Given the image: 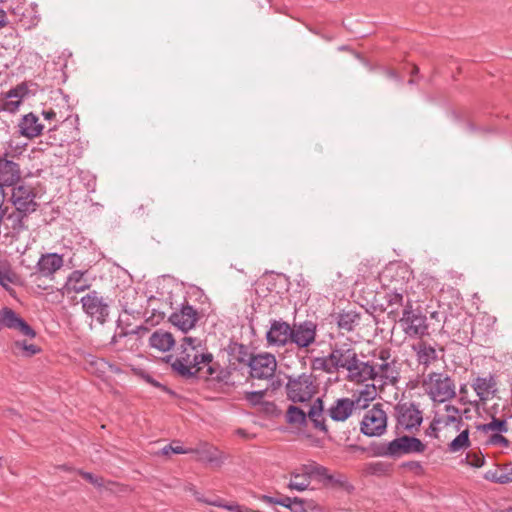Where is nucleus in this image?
Here are the masks:
<instances>
[{
  "mask_svg": "<svg viewBox=\"0 0 512 512\" xmlns=\"http://www.w3.org/2000/svg\"><path fill=\"white\" fill-rule=\"evenodd\" d=\"M181 349L179 356L172 363V369L181 377L185 379L211 378L218 381L223 379V370L220 369L218 363L213 361L211 353L202 351L199 339L183 337Z\"/></svg>",
  "mask_w": 512,
  "mask_h": 512,
  "instance_id": "nucleus-1",
  "label": "nucleus"
},
{
  "mask_svg": "<svg viewBox=\"0 0 512 512\" xmlns=\"http://www.w3.org/2000/svg\"><path fill=\"white\" fill-rule=\"evenodd\" d=\"M329 360L333 362V369L336 372L346 370L347 379L355 383L365 382V376L372 374V369H368L367 363L359 360L355 348L349 343L335 344L329 353Z\"/></svg>",
  "mask_w": 512,
  "mask_h": 512,
  "instance_id": "nucleus-2",
  "label": "nucleus"
},
{
  "mask_svg": "<svg viewBox=\"0 0 512 512\" xmlns=\"http://www.w3.org/2000/svg\"><path fill=\"white\" fill-rule=\"evenodd\" d=\"M380 362L367 363L368 369H372V375L365 376V382L368 380L380 381L382 385H396L400 379V363L391 358L389 349H381L378 353Z\"/></svg>",
  "mask_w": 512,
  "mask_h": 512,
  "instance_id": "nucleus-3",
  "label": "nucleus"
},
{
  "mask_svg": "<svg viewBox=\"0 0 512 512\" xmlns=\"http://www.w3.org/2000/svg\"><path fill=\"white\" fill-rule=\"evenodd\" d=\"M285 385L287 398L294 402H308L319 391L317 377L313 373H302L297 376H287Z\"/></svg>",
  "mask_w": 512,
  "mask_h": 512,
  "instance_id": "nucleus-4",
  "label": "nucleus"
},
{
  "mask_svg": "<svg viewBox=\"0 0 512 512\" xmlns=\"http://www.w3.org/2000/svg\"><path fill=\"white\" fill-rule=\"evenodd\" d=\"M427 395L434 401L443 403L456 396L454 380L444 372H431L422 381Z\"/></svg>",
  "mask_w": 512,
  "mask_h": 512,
  "instance_id": "nucleus-5",
  "label": "nucleus"
},
{
  "mask_svg": "<svg viewBox=\"0 0 512 512\" xmlns=\"http://www.w3.org/2000/svg\"><path fill=\"white\" fill-rule=\"evenodd\" d=\"M426 449V445L414 436H401L382 446L377 454L379 456L399 458L407 454H420Z\"/></svg>",
  "mask_w": 512,
  "mask_h": 512,
  "instance_id": "nucleus-6",
  "label": "nucleus"
},
{
  "mask_svg": "<svg viewBox=\"0 0 512 512\" xmlns=\"http://www.w3.org/2000/svg\"><path fill=\"white\" fill-rule=\"evenodd\" d=\"M387 414L382 404L377 403L368 409L361 422V432L369 437L381 436L386 432Z\"/></svg>",
  "mask_w": 512,
  "mask_h": 512,
  "instance_id": "nucleus-7",
  "label": "nucleus"
},
{
  "mask_svg": "<svg viewBox=\"0 0 512 512\" xmlns=\"http://www.w3.org/2000/svg\"><path fill=\"white\" fill-rule=\"evenodd\" d=\"M394 409L398 429L401 427L410 432L418 430L423 421V416L422 411L415 403L399 402Z\"/></svg>",
  "mask_w": 512,
  "mask_h": 512,
  "instance_id": "nucleus-8",
  "label": "nucleus"
},
{
  "mask_svg": "<svg viewBox=\"0 0 512 512\" xmlns=\"http://www.w3.org/2000/svg\"><path fill=\"white\" fill-rule=\"evenodd\" d=\"M83 311L100 324H104L110 313V305L98 291L93 290L80 300Z\"/></svg>",
  "mask_w": 512,
  "mask_h": 512,
  "instance_id": "nucleus-9",
  "label": "nucleus"
},
{
  "mask_svg": "<svg viewBox=\"0 0 512 512\" xmlns=\"http://www.w3.org/2000/svg\"><path fill=\"white\" fill-rule=\"evenodd\" d=\"M317 324L312 320L293 323L290 344L298 350L309 351V347L316 342Z\"/></svg>",
  "mask_w": 512,
  "mask_h": 512,
  "instance_id": "nucleus-10",
  "label": "nucleus"
},
{
  "mask_svg": "<svg viewBox=\"0 0 512 512\" xmlns=\"http://www.w3.org/2000/svg\"><path fill=\"white\" fill-rule=\"evenodd\" d=\"M426 316L418 309H413V305L408 310L402 311L399 323L403 327L405 334L411 338L422 337L428 334V325Z\"/></svg>",
  "mask_w": 512,
  "mask_h": 512,
  "instance_id": "nucleus-11",
  "label": "nucleus"
},
{
  "mask_svg": "<svg viewBox=\"0 0 512 512\" xmlns=\"http://www.w3.org/2000/svg\"><path fill=\"white\" fill-rule=\"evenodd\" d=\"M385 300L387 306L384 310L387 311L388 318L393 321H399L402 311L408 310L412 306L407 289L401 287H394V290L386 291Z\"/></svg>",
  "mask_w": 512,
  "mask_h": 512,
  "instance_id": "nucleus-12",
  "label": "nucleus"
},
{
  "mask_svg": "<svg viewBox=\"0 0 512 512\" xmlns=\"http://www.w3.org/2000/svg\"><path fill=\"white\" fill-rule=\"evenodd\" d=\"M36 193L30 186L21 184L12 189L11 202L16 210L24 212V215H30L38 208L35 200Z\"/></svg>",
  "mask_w": 512,
  "mask_h": 512,
  "instance_id": "nucleus-13",
  "label": "nucleus"
},
{
  "mask_svg": "<svg viewBox=\"0 0 512 512\" xmlns=\"http://www.w3.org/2000/svg\"><path fill=\"white\" fill-rule=\"evenodd\" d=\"M409 271L400 265L391 264L379 275V280L386 291L394 290V287L407 289Z\"/></svg>",
  "mask_w": 512,
  "mask_h": 512,
  "instance_id": "nucleus-14",
  "label": "nucleus"
},
{
  "mask_svg": "<svg viewBox=\"0 0 512 512\" xmlns=\"http://www.w3.org/2000/svg\"><path fill=\"white\" fill-rule=\"evenodd\" d=\"M250 376L257 379H269L274 376L277 361L273 354H257L250 360Z\"/></svg>",
  "mask_w": 512,
  "mask_h": 512,
  "instance_id": "nucleus-15",
  "label": "nucleus"
},
{
  "mask_svg": "<svg viewBox=\"0 0 512 512\" xmlns=\"http://www.w3.org/2000/svg\"><path fill=\"white\" fill-rule=\"evenodd\" d=\"M292 325L282 319H272L266 332L268 345L285 347L290 344Z\"/></svg>",
  "mask_w": 512,
  "mask_h": 512,
  "instance_id": "nucleus-16",
  "label": "nucleus"
},
{
  "mask_svg": "<svg viewBox=\"0 0 512 512\" xmlns=\"http://www.w3.org/2000/svg\"><path fill=\"white\" fill-rule=\"evenodd\" d=\"M200 315L193 306L183 304L178 311L173 312L169 321L182 332H187L195 327Z\"/></svg>",
  "mask_w": 512,
  "mask_h": 512,
  "instance_id": "nucleus-17",
  "label": "nucleus"
},
{
  "mask_svg": "<svg viewBox=\"0 0 512 512\" xmlns=\"http://www.w3.org/2000/svg\"><path fill=\"white\" fill-rule=\"evenodd\" d=\"M64 265L63 256L57 253L42 254L36 264V273L43 277L52 278Z\"/></svg>",
  "mask_w": 512,
  "mask_h": 512,
  "instance_id": "nucleus-18",
  "label": "nucleus"
},
{
  "mask_svg": "<svg viewBox=\"0 0 512 512\" xmlns=\"http://www.w3.org/2000/svg\"><path fill=\"white\" fill-rule=\"evenodd\" d=\"M473 390L481 401H487L497 393V378L493 374L476 377L472 384Z\"/></svg>",
  "mask_w": 512,
  "mask_h": 512,
  "instance_id": "nucleus-19",
  "label": "nucleus"
},
{
  "mask_svg": "<svg viewBox=\"0 0 512 512\" xmlns=\"http://www.w3.org/2000/svg\"><path fill=\"white\" fill-rule=\"evenodd\" d=\"M358 402L359 400L350 398H339L329 407L327 413L333 421L343 422L352 415Z\"/></svg>",
  "mask_w": 512,
  "mask_h": 512,
  "instance_id": "nucleus-20",
  "label": "nucleus"
},
{
  "mask_svg": "<svg viewBox=\"0 0 512 512\" xmlns=\"http://www.w3.org/2000/svg\"><path fill=\"white\" fill-rule=\"evenodd\" d=\"M87 271L74 270L67 277L65 290L67 293L84 292L91 287V282L86 278Z\"/></svg>",
  "mask_w": 512,
  "mask_h": 512,
  "instance_id": "nucleus-21",
  "label": "nucleus"
},
{
  "mask_svg": "<svg viewBox=\"0 0 512 512\" xmlns=\"http://www.w3.org/2000/svg\"><path fill=\"white\" fill-rule=\"evenodd\" d=\"M228 354L230 366L234 369H237V365L239 364H244L249 367L250 360L252 361V358L255 356L249 352L247 346L239 343L230 344L228 347Z\"/></svg>",
  "mask_w": 512,
  "mask_h": 512,
  "instance_id": "nucleus-22",
  "label": "nucleus"
},
{
  "mask_svg": "<svg viewBox=\"0 0 512 512\" xmlns=\"http://www.w3.org/2000/svg\"><path fill=\"white\" fill-rule=\"evenodd\" d=\"M21 178L18 162H0V185L14 186Z\"/></svg>",
  "mask_w": 512,
  "mask_h": 512,
  "instance_id": "nucleus-23",
  "label": "nucleus"
},
{
  "mask_svg": "<svg viewBox=\"0 0 512 512\" xmlns=\"http://www.w3.org/2000/svg\"><path fill=\"white\" fill-rule=\"evenodd\" d=\"M323 412V400L321 398H317L307 412V420H310L313 423L315 429L327 433L328 428L325 424Z\"/></svg>",
  "mask_w": 512,
  "mask_h": 512,
  "instance_id": "nucleus-24",
  "label": "nucleus"
},
{
  "mask_svg": "<svg viewBox=\"0 0 512 512\" xmlns=\"http://www.w3.org/2000/svg\"><path fill=\"white\" fill-rule=\"evenodd\" d=\"M19 127L21 134L30 138L38 136L43 129V125L39 123L38 117L33 113L25 115Z\"/></svg>",
  "mask_w": 512,
  "mask_h": 512,
  "instance_id": "nucleus-25",
  "label": "nucleus"
},
{
  "mask_svg": "<svg viewBox=\"0 0 512 512\" xmlns=\"http://www.w3.org/2000/svg\"><path fill=\"white\" fill-rule=\"evenodd\" d=\"M28 86L25 83L17 85L15 88L7 92L8 100L5 102L4 107L8 111H15L19 108L22 99L28 94Z\"/></svg>",
  "mask_w": 512,
  "mask_h": 512,
  "instance_id": "nucleus-26",
  "label": "nucleus"
},
{
  "mask_svg": "<svg viewBox=\"0 0 512 512\" xmlns=\"http://www.w3.org/2000/svg\"><path fill=\"white\" fill-rule=\"evenodd\" d=\"M150 346L162 352L169 351L175 341L171 333L164 331H155L149 338Z\"/></svg>",
  "mask_w": 512,
  "mask_h": 512,
  "instance_id": "nucleus-27",
  "label": "nucleus"
},
{
  "mask_svg": "<svg viewBox=\"0 0 512 512\" xmlns=\"http://www.w3.org/2000/svg\"><path fill=\"white\" fill-rule=\"evenodd\" d=\"M467 318L462 313H450L444 319L443 329L453 335H458L464 327Z\"/></svg>",
  "mask_w": 512,
  "mask_h": 512,
  "instance_id": "nucleus-28",
  "label": "nucleus"
},
{
  "mask_svg": "<svg viewBox=\"0 0 512 512\" xmlns=\"http://www.w3.org/2000/svg\"><path fill=\"white\" fill-rule=\"evenodd\" d=\"M138 299V293L135 289L128 288L122 291V296L119 299V303L123 311L129 315L139 314L140 311L137 308L136 300Z\"/></svg>",
  "mask_w": 512,
  "mask_h": 512,
  "instance_id": "nucleus-29",
  "label": "nucleus"
},
{
  "mask_svg": "<svg viewBox=\"0 0 512 512\" xmlns=\"http://www.w3.org/2000/svg\"><path fill=\"white\" fill-rule=\"evenodd\" d=\"M417 352V359L419 364L428 367L431 363L438 359L437 352L434 347L426 342H420L414 347Z\"/></svg>",
  "mask_w": 512,
  "mask_h": 512,
  "instance_id": "nucleus-30",
  "label": "nucleus"
},
{
  "mask_svg": "<svg viewBox=\"0 0 512 512\" xmlns=\"http://www.w3.org/2000/svg\"><path fill=\"white\" fill-rule=\"evenodd\" d=\"M29 215H24V212H19L18 210H14L9 214H5L4 216V226L8 230H12L14 232H20L27 228L25 225V220Z\"/></svg>",
  "mask_w": 512,
  "mask_h": 512,
  "instance_id": "nucleus-31",
  "label": "nucleus"
},
{
  "mask_svg": "<svg viewBox=\"0 0 512 512\" xmlns=\"http://www.w3.org/2000/svg\"><path fill=\"white\" fill-rule=\"evenodd\" d=\"M360 314L350 310L343 311L337 316V325L340 330L351 332L359 324Z\"/></svg>",
  "mask_w": 512,
  "mask_h": 512,
  "instance_id": "nucleus-32",
  "label": "nucleus"
},
{
  "mask_svg": "<svg viewBox=\"0 0 512 512\" xmlns=\"http://www.w3.org/2000/svg\"><path fill=\"white\" fill-rule=\"evenodd\" d=\"M310 485V477L307 473L305 466L303 467V472H292L291 479L288 484V488L291 490L304 491Z\"/></svg>",
  "mask_w": 512,
  "mask_h": 512,
  "instance_id": "nucleus-33",
  "label": "nucleus"
},
{
  "mask_svg": "<svg viewBox=\"0 0 512 512\" xmlns=\"http://www.w3.org/2000/svg\"><path fill=\"white\" fill-rule=\"evenodd\" d=\"M285 418L287 423L291 425H297L300 427L307 425V413L294 405H290L288 407Z\"/></svg>",
  "mask_w": 512,
  "mask_h": 512,
  "instance_id": "nucleus-34",
  "label": "nucleus"
},
{
  "mask_svg": "<svg viewBox=\"0 0 512 512\" xmlns=\"http://www.w3.org/2000/svg\"><path fill=\"white\" fill-rule=\"evenodd\" d=\"M21 317L11 308L3 307L0 310V324L9 329H15Z\"/></svg>",
  "mask_w": 512,
  "mask_h": 512,
  "instance_id": "nucleus-35",
  "label": "nucleus"
},
{
  "mask_svg": "<svg viewBox=\"0 0 512 512\" xmlns=\"http://www.w3.org/2000/svg\"><path fill=\"white\" fill-rule=\"evenodd\" d=\"M470 446L469 430H463L455 439L448 445V451L456 453L462 451Z\"/></svg>",
  "mask_w": 512,
  "mask_h": 512,
  "instance_id": "nucleus-36",
  "label": "nucleus"
},
{
  "mask_svg": "<svg viewBox=\"0 0 512 512\" xmlns=\"http://www.w3.org/2000/svg\"><path fill=\"white\" fill-rule=\"evenodd\" d=\"M478 429L484 433L489 431H496L497 433H506L508 431V424L505 419L492 417L489 423L481 424Z\"/></svg>",
  "mask_w": 512,
  "mask_h": 512,
  "instance_id": "nucleus-37",
  "label": "nucleus"
},
{
  "mask_svg": "<svg viewBox=\"0 0 512 512\" xmlns=\"http://www.w3.org/2000/svg\"><path fill=\"white\" fill-rule=\"evenodd\" d=\"M311 369L314 371H323L328 374L335 373L333 362L329 360V355L325 357H315L311 360Z\"/></svg>",
  "mask_w": 512,
  "mask_h": 512,
  "instance_id": "nucleus-38",
  "label": "nucleus"
},
{
  "mask_svg": "<svg viewBox=\"0 0 512 512\" xmlns=\"http://www.w3.org/2000/svg\"><path fill=\"white\" fill-rule=\"evenodd\" d=\"M305 468H306L307 473L309 474L310 478L316 477L323 484L326 481V479L330 473L326 467L318 465V464H312L309 466H305Z\"/></svg>",
  "mask_w": 512,
  "mask_h": 512,
  "instance_id": "nucleus-39",
  "label": "nucleus"
},
{
  "mask_svg": "<svg viewBox=\"0 0 512 512\" xmlns=\"http://www.w3.org/2000/svg\"><path fill=\"white\" fill-rule=\"evenodd\" d=\"M347 481L344 475L338 473V474H331L329 473L326 481L324 482V486L326 487H332V488H343L345 487Z\"/></svg>",
  "mask_w": 512,
  "mask_h": 512,
  "instance_id": "nucleus-40",
  "label": "nucleus"
},
{
  "mask_svg": "<svg viewBox=\"0 0 512 512\" xmlns=\"http://www.w3.org/2000/svg\"><path fill=\"white\" fill-rule=\"evenodd\" d=\"M265 395H266V390L250 391V392H245L244 398L251 405L257 406V405L264 403L263 399H264Z\"/></svg>",
  "mask_w": 512,
  "mask_h": 512,
  "instance_id": "nucleus-41",
  "label": "nucleus"
},
{
  "mask_svg": "<svg viewBox=\"0 0 512 512\" xmlns=\"http://www.w3.org/2000/svg\"><path fill=\"white\" fill-rule=\"evenodd\" d=\"M14 347L23 351L25 356H33L40 352V348L34 344H27L26 341H16Z\"/></svg>",
  "mask_w": 512,
  "mask_h": 512,
  "instance_id": "nucleus-42",
  "label": "nucleus"
},
{
  "mask_svg": "<svg viewBox=\"0 0 512 512\" xmlns=\"http://www.w3.org/2000/svg\"><path fill=\"white\" fill-rule=\"evenodd\" d=\"M466 461L470 466H473L475 468H480L485 463V458L482 455V453L478 452H469L466 455Z\"/></svg>",
  "mask_w": 512,
  "mask_h": 512,
  "instance_id": "nucleus-43",
  "label": "nucleus"
},
{
  "mask_svg": "<svg viewBox=\"0 0 512 512\" xmlns=\"http://www.w3.org/2000/svg\"><path fill=\"white\" fill-rule=\"evenodd\" d=\"M445 410L448 413L445 422L447 425L454 422H457L459 424L462 423L461 417H457V415L460 412V410L457 407H455L454 405H446Z\"/></svg>",
  "mask_w": 512,
  "mask_h": 512,
  "instance_id": "nucleus-44",
  "label": "nucleus"
},
{
  "mask_svg": "<svg viewBox=\"0 0 512 512\" xmlns=\"http://www.w3.org/2000/svg\"><path fill=\"white\" fill-rule=\"evenodd\" d=\"M15 330H18L21 334L30 338L36 336L35 330L22 318L18 321Z\"/></svg>",
  "mask_w": 512,
  "mask_h": 512,
  "instance_id": "nucleus-45",
  "label": "nucleus"
},
{
  "mask_svg": "<svg viewBox=\"0 0 512 512\" xmlns=\"http://www.w3.org/2000/svg\"><path fill=\"white\" fill-rule=\"evenodd\" d=\"M16 275L9 269L0 270V285L9 290V284L14 282Z\"/></svg>",
  "mask_w": 512,
  "mask_h": 512,
  "instance_id": "nucleus-46",
  "label": "nucleus"
},
{
  "mask_svg": "<svg viewBox=\"0 0 512 512\" xmlns=\"http://www.w3.org/2000/svg\"><path fill=\"white\" fill-rule=\"evenodd\" d=\"M195 450H185L183 449L182 446L180 445H174V444H169V445H166L165 447L162 448L161 450V453L163 455H170L171 453H175V454H186V453H190V452H194Z\"/></svg>",
  "mask_w": 512,
  "mask_h": 512,
  "instance_id": "nucleus-47",
  "label": "nucleus"
},
{
  "mask_svg": "<svg viewBox=\"0 0 512 512\" xmlns=\"http://www.w3.org/2000/svg\"><path fill=\"white\" fill-rule=\"evenodd\" d=\"M488 443L491 445H501L503 447H508L510 445V441L504 437L502 433L492 434L488 439Z\"/></svg>",
  "mask_w": 512,
  "mask_h": 512,
  "instance_id": "nucleus-48",
  "label": "nucleus"
},
{
  "mask_svg": "<svg viewBox=\"0 0 512 512\" xmlns=\"http://www.w3.org/2000/svg\"><path fill=\"white\" fill-rule=\"evenodd\" d=\"M463 130L466 134L468 135H474V134H484V133H487L489 132L488 129L486 128H480V127H477L475 126L473 123L471 122H466L464 123L463 125Z\"/></svg>",
  "mask_w": 512,
  "mask_h": 512,
  "instance_id": "nucleus-49",
  "label": "nucleus"
},
{
  "mask_svg": "<svg viewBox=\"0 0 512 512\" xmlns=\"http://www.w3.org/2000/svg\"><path fill=\"white\" fill-rule=\"evenodd\" d=\"M79 474L85 479L87 480L88 482H90L91 484H93L94 486L96 487H102L103 486V478L101 477H96L94 476L92 473L90 472H84V471H79Z\"/></svg>",
  "mask_w": 512,
  "mask_h": 512,
  "instance_id": "nucleus-50",
  "label": "nucleus"
},
{
  "mask_svg": "<svg viewBox=\"0 0 512 512\" xmlns=\"http://www.w3.org/2000/svg\"><path fill=\"white\" fill-rule=\"evenodd\" d=\"M308 502L302 498L294 497L291 505L292 512H306V504Z\"/></svg>",
  "mask_w": 512,
  "mask_h": 512,
  "instance_id": "nucleus-51",
  "label": "nucleus"
},
{
  "mask_svg": "<svg viewBox=\"0 0 512 512\" xmlns=\"http://www.w3.org/2000/svg\"><path fill=\"white\" fill-rule=\"evenodd\" d=\"M213 505H216L219 507H224L225 509H227L230 512H244L245 508H246L245 506H241L238 504L222 505L220 503H213Z\"/></svg>",
  "mask_w": 512,
  "mask_h": 512,
  "instance_id": "nucleus-52",
  "label": "nucleus"
},
{
  "mask_svg": "<svg viewBox=\"0 0 512 512\" xmlns=\"http://www.w3.org/2000/svg\"><path fill=\"white\" fill-rule=\"evenodd\" d=\"M293 502V498L285 496L283 498H278V505L291 509V505Z\"/></svg>",
  "mask_w": 512,
  "mask_h": 512,
  "instance_id": "nucleus-53",
  "label": "nucleus"
},
{
  "mask_svg": "<svg viewBox=\"0 0 512 512\" xmlns=\"http://www.w3.org/2000/svg\"><path fill=\"white\" fill-rule=\"evenodd\" d=\"M200 458L203 460H207L209 462H213L214 460H216V457L211 452V449L203 450Z\"/></svg>",
  "mask_w": 512,
  "mask_h": 512,
  "instance_id": "nucleus-54",
  "label": "nucleus"
},
{
  "mask_svg": "<svg viewBox=\"0 0 512 512\" xmlns=\"http://www.w3.org/2000/svg\"><path fill=\"white\" fill-rule=\"evenodd\" d=\"M258 499L267 503V504H275V505H278V498H275V497H271V496H268V495H260L258 496Z\"/></svg>",
  "mask_w": 512,
  "mask_h": 512,
  "instance_id": "nucleus-55",
  "label": "nucleus"
},
{
  "mask_svg": "<svg viewBox=\"0 0 512 512\" xmlns=\"http://www.w3.org/2000/svg\"><path fill=\"white\" fill-rule=\"evenodd\" d=\"M163 318H164L163 313H158L157 315L153 314L151 318H147L146 322L151 323V325H155V324L159 323V321L162 320Z\"/></svg>",
  "mask_w": 512,
  "mask_h": 512,
  "instance_id": "nucleus-56",
  "label": "nucleus"
},
{
  "mask_svg": "<svg viewBox=\"0 0 512 512\" xmlns=\"http://www.w3.org/2000/svg\"><path fill=\"white\" fill-rule=\"evenodd\" d=\"M42 114H43V116H44V118H45L46 120H51V119H53V118H55V117H56V113H55V111H54V110H52V109L45 110V111H43V113H42Z\"/></svg>",
  "mask_w": 512,
  "mask_h": 512,
  "instance_id": "nucleus-57",
  "label": "nucleus"
},
{
  "mask_svg": "<svg viewBox=\"0 0 512 512\" xmlns=\"http://www.w3.org/2000/svg\"><path fill=\"white\" fill-rule=\"evenodd\" d=\"M385 74L387 77L395 79L397 81H401V78L397 75V73L393 70L386 69Z\"/></svg>",
  "mask_w": 512,
  "mask_h": 512,
  "instance_id": "nucleus-58",
  "label": "nucleus"
},
{
  "mask_svg": "<svg viewBox=\"0 0 512 512\" xmlns=\"http://www.w3.org/2000/svg\"><path fill=\"white\" fill-rule=\"evenodd\" d=\"M426 433L427 435H433L434 437H437V427L434 423H431Z\"/></svg>",
  "mask_w": 512,
  "mask_h": 512,
  "instance_id": "nucleus-59",
  "label": "nucleus"
},
{
  "mask_svg": "<svg viewBox=\"0 0 512 512\" xmlns=\"http://www.w3.org/2000/svg\"><path fill=\"white\" fill-rule=\"evenodd\" d=\"M497 481H498L499 483H502V484H503V483H507V482H509V481H512V477H510V476H508V475H506V474H503V475H501V476L497 479Z\"/></svg>",
  "mask_w": 512,
  "mask_h": 512,
  "instance_id": "nucleus-60",
  "label": "nucleus"
},
{
  "mask_svg": "<svg viewBox=\"0 0 512 512\" xmlns=\"http://www.w3.org/2000/svg\"><path fill=\"white\" fill-rule=\"evenodd\" d=\"M6 25V13L0 9V28Z\"/></svg>",
  "mask_w": 512,
  "mask_h": 512,
  "instance_id": "nucleus-61",
  "label": "nucleus"
},
{
  "mask_svg": "<svg viewBox=\"0 0 512 512\" xmlns=\"http://www.w3.org/2000/svg\"><path fill=\"white\" fill-rule=\"evenodd\" d=\"M2 187L3 186L0 185V207H2V205L4 203V192H3Z\"/></svg>",
  "mask_w": 512,
  "mask_h": 512,
  "instance_id": "nucleus-62",
  "label": "nucleus"
},
{
  "mask_svg": "<svg viewBox=\"0 0 512 512\" xmlns=\"http://www.w3.org/2000/svg\"><path fill=\"white\" fill-rule=\"evenodd\" d=\"M486 319L488 324H494L496 322V318L494 316L486 315Z\"/></svg>",
  "mask_w": 512,
  "mask_h": 512,
  "instance_id": "nucleus-63",
  "label": "nucleus"
},
{
  "mask_svg": "<svg viewBox=\"0 0 512 512\" xmlns=\"http://www.w3.org/2000/svg\"><path fill=\"white\" fill-rule=\"evenodd\" d=\"M148 329L144 326H138L134 333L147 332Z\"/></svg>",
  "mask_w": 512,
  "mask_h": 512,
  "instance_id": "nucleus-64",
  "label": "nucleus"
}]
</instances>
